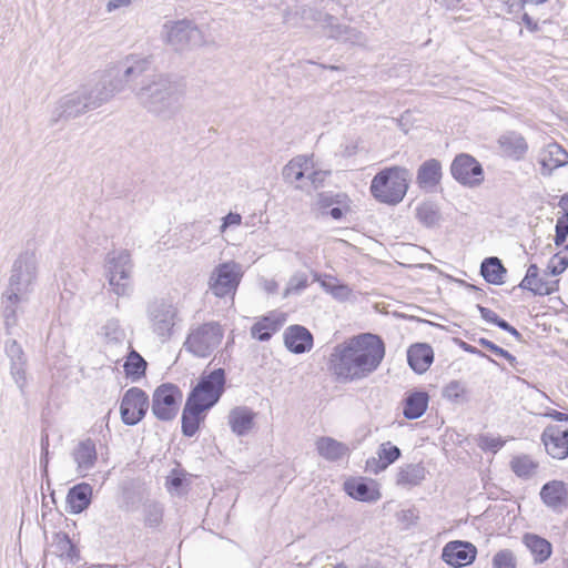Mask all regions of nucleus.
Returning a JSON list of instances; mask_svg holds the SVG:
<instances>
[{
	"label": "nucleus",
	"mask_w": 568,
	"mask_h": 568,
	"mask_svg": "<svg viewBox=\"0 0 568 568\" xmlns=\"http://www.w3.org/2000/svg\"><path fill=\"white\" fill-rule=\"evenodd\" d=\"M385 356L383 341L374 334H362L334 347L329 368L342 383L361 381L374 373Z\"/></svg>",
	"instance_id": "obj_1"
},
{
	"label": "nucleus",
	"mask_w": 568,
	"mask_h": 568,
	"mask_svg": "<svg viewBox=\"0 0 568 568\" xmlns=\"http://www.w3.org/2000/svg\"><path fill=\"white\" fill-rule=\"evenodd\" d=\"M37 278V255L34 252L26 251L13 262L8 286L1 296L2 315L8 331L17 325L19 305L29 301Z\"/></svg>",
	"instance_id": "obj_2"
},
{
	"label": "nucleus",
	"mask_w": 568,
	"mask_h": 568,
	"mask_svg": "<svg viewBox=\"0 0 568 568\" xmlns=\"http://www.w3.org/2000/svg\"><path fill=\"white\" fill-rule=\"evenodd\" d=\"M184 93V85L180 81L156 74L135 92V97L149 112L171 119L181 110Z\"/></svg>",
	"instance_id": "obj_3"
},
{
	"label": "nucleus",
	"mask_w": 568,
	"mask_h": 568,
	"mask_svg": "<svg viewBox=\"0 0 568 568\" xmlns=\"http://www.w3.org/2000/svg\"><path fill=\"white\" fill-rule=\"evenodd\" d=\"M223 337L224 328L216 321L195 324L190 327L183 346L195 357L206 358L217 349Z\"/></svg>",
	"instance_id": "obj_4"
},
{
	"label": "nucleus",
	"mask_w": 568,
	"mask_h": 568,
	"mask_svg": "<svg viewBox=\"0 0 568 568\" xmlns=\"http://www.w3.org/2000/svg\"><path fill=\"white\" fill-rule=\"evenodd\" d=\"M133 261L128 250H113L104 260L105 275L111 290L118 296H128L132 292L131 277Z\"/></svg>",
	"instance_id": "obj_5"
},
{
	"label": "nucleus",
	"mask_w": 568,
	"mask_h": 568,
	"mask_svg": "<svg viewBox=\"0 0 568 568\" xmlns=\"http://www.w3.org/2000/svg\"><path fill=\"white\" fill-rule=\"evenodd\" d=\"M302 18L311 20L321 26L326 32L327 37L356 45H364L367 42L365 34L356 28L337 23L334 16L324 12L320 8H304L302 10Z\"/></svg>",
	"instance_id": "obj_6"
},
{
	"label": "nucleus",
	"mask_w": 568,
	"mask_h": 568,
	"mask_svg": "<svg viewBox=\"0 0 568 568\" xmlns=\"http://www.w3.org/2000/svg\"><path fill=\"white\" fill-rule=\"evenodd\" d=\"M162 39L175 51H184L206 44L201 29L190 20L166 21L162 28Z\"/></svg>",
	"instance_id": "obj_7"
},
{
	"label": "nucleus",
	"mask_w": 568,
	"mask_h": 568,
	"mask_svg": "<svg viewBox=\"0 0 568 568\" xmlns=\"http://www.w3.org/2000/svg\"><path fill=\"white\" fill-rule=\"evenodd\" d=\"M225 372L216 368L210 374H203L197 385L192 389L186 400L203 410L213 407L224 393Z\"/></svg>",
	"instance_id": "obj_8"
},
{
	"label": "nucleus",
	"mask_w": 568,
	"mask_h": 568,
	"mask_svg": "<svg viewBox=\"0 0 568 568\" xmlns=\"http://www.w3.org/2000/svg\"><path fill=\"white\" fill-rule=\"evenodd\" d=\"M243 276L241 264L230 261L219 264L211 273L209 288L216 297L235 295Z\"/></svg>",
	"instance_id": "obj_9"
},
{
	"label": "nucleus",
	"mask_w": 568,
	"mask_h": 568,
	"mask_svg": "<svg viewBox=\"0 0 568 568\" xmlns=\"http://www.w3.org/2000/svg\"><path fill=\"white\" fill-rule=\"evenodd\" d=\"M148 317L152 332L161 342H166L172 336L176 324L178 308L169 301L156 300L149 304Z\"/></svg>",
	"instance_id": "obj_10"
},
{
	"label": "nucleus",
	"mask_w": 568,
	"mask_h": 568,
	"mask_svg": "<svg viewBox=\"0 0 568 568\" xmlns=\"http://www.w3.org/2000/svg\"><path fill=\"white\" fill-rule=\"evenodd\" d=\"M182 392L174 384H162L158 386L152 396V413L163 422L172 420L178 412L182 400Z\"/></svg>",
	"instance_id": "obj_11"
},
{
	"label": "nucleus",
	"mask_w": 568,
	"mask_h": 568,
	"mask_svg": "<svg viewBox=\"0 0 568 568\" xmlns=\"http://www.w3.org/2000/svg\"><path fill=\"white\" fill-rule=\"evenodd\" d=\"M150 402L146 393L139 387L129 388L121 400L120 414L125 425L134 426L145 416Z\"/></svg>",
	"instance_id": "obj_12"
},
{
	"label": "nucleus",
	"mask_w": 568,
	"mask_h": 568,
	"mask_svg": "<svg viewBox=\"0 0 568 568\" xmlns=\"http://www.w3.org/2000/svg\"><path fill=\"white\" fill-rule=\"evenodd\" d=\"M91 110L100 108L110 101L114 94L122 90L119 81L110 74L102 75L97 81H91L80 87Z\"/></svg>",
	"instance_id": "obj_13"
},
{
	"label": "nucleus",
	"mask_w": 568,
	"mask_h": 568,
	"mask_svg": "<svg viewBox=\"0 0 568 568\" xmlns=\"http://www.w3.org/2000/svg\"><path fill=\"white\" fill-rule=\"evenodd\" d=\"M4 354L9 359V374L23 395L28 386V358L22 346L16 339H8Z\"/></svg>",
	"instance_id": "obj_14"
},
{
	"label": "nucleus",
	"mask_w": 568,
	"mask_h": 568,
	"mask_svg": "<svg viewBox=\"0 0 568 568\" xmlns=\"http://www.w3.org/2000/svg\"><path fill=\"white\" fill-rule=\"evenodd\" d=\"M90 110L91 108L89 106L81 88H79L60 98L52 111L51 121L52 123H57L61 120L67 121L78 118Z\"/></svg>",
	"instance_id": "obj_15"
},
{
	"label": "nucleus",
	"mask_w": 568,
	"mask_h": 568,
	"mask_svg": "<svg viewBox=\"0 0 568 568\" xmlns=\"http://www.w3.org/2000/svg\"><path fill=\"white\" fill-rule=\"evenodd\" d=\"M476 555L477 548L471 542L454 540L444 546L442 558L447 565L459 568L473 564Z\"/></svg>",
	"instance_id": "obj_16"
},
{
	"label": "nucleus",
	"mask_w": 568,
	"mask_h": 568,
	"mask_svg": "<svg viewBox=\"0 0 568 568\" xmlns=\"http://www.w3.org/2000/svg\"><path fill=\"white\" fill-rule=\"evenodd\" d=\"M406 180H372L371 192L374 197L387 204L399 203L406 194Z\"/></svg>",
	"instance_id": "obj_17"
},
{
	"label": "nucleus",
	"mask_w": 568,
	"mask_h": 568,
	"mask_svg": "<svg viewBox=\"0 0 568 568\" xmlns=\"http://www.w3.org/2000/svg\"><path fill=\"white\" fill-rule=\"evenodd\" d=\"M540 439L547 454L552 458L565 459L568 457V429H561L556 425L547 426Z\"/></svg>",
	"instance_id": "obj_18"
},
{
	"label": "nucleus",
	"mask_w": 568,
	"mask_h": 568,
	"mask_svg": "<svg viewBox=\"0 0 568 568\" xmlns=\"http://www.w3.org/2000/svg\"><path fill=\"white\" fill-rule=\"evenodd\" d=\"M51 552L64 565H77L81 561V551L69 535L63 531L54 532L51 541Z\"/></svg>",
	"instance_id": "obj_19"
},
{
	"label": "nucleus",
	"mask_w": 568,
	"mask_h": 568,
	"mask_svg": "<svg viewBox=\"0 0 568 568\" xmlns=\"http://www.w3.org/2000/svg\"><path fill=\"white\" fill-rule=\"evenodd\" d=\"M71 456L77 464V473L81 477H85L95 466L98 460V453L95 443L91 438L79 442Z\"/></svg>",
	"instance_id": "obj_20"
},
{
	"label": "nucleus",
	"mask_w": 568,
	"mask_h": 568,
	"mask_svg": "<svg viewBox=\"0 0 568 568\" xmlns=\"http://www.w3.org/2000/svg\"><path fill=\"white\" fill-rule=\"evenodd\" d=\"M284 344L294 354H303L312 349L313 335L302 325H291L284 332Z\"/></svg>",
	"instance_id": "obj_21"
},
{
	"label": "nucleus",
	"mask_w": 568,
	"mask_h": 568,
	"mask_svg": "<svg viewBox=\"0 0 568 568\" xmlns=\"http://www.w3.org/2000/svg\"><path fill=\"white\" fill-rule=\"evenodd\" d=\"M376 457L366 460V470L377 475L384 471L389 465L395 463L402 455L400 449L390 442L382 443L378 446Z\"/></svg>",
	"instance_id": "obj_22"
},
{
	"label": "nucleus",
	"mask_w": 568,
	"mask_h": 568,
	"mask_svg": "<svg viewBox=\"0 0 568 568\" xmlns=\"http://www.w3.org/2000/svg\"><path fill=\"white\" fill-rule=\"evenodd\" d=\"M540 498L547 507L560 509L567 505L568 485L561 480L548 481L540 489Z\"/></svg>",
	"instance_id": "obj_23"
},
{
	"label": "nucleus",
	"mask_w": 568,
	"mask_h": 568,
	"mask_svg": "<svg viewBox=\"0 0 568 568\" xmlns=\"http://www.w3.org/2000/svg\"><path fill=\"white\" fill-rule=\"evenodd\" d=\"M283 178H316L320 170L314 162V155L301 154L293 158L282 171Z\"/></svg>",
	"instance_id": "obj_24"
},
{
	"label": "nucleus",
	"mask_w": 568,
	"mask_h": 568,
	"mask_svg": "<svg viewBox=\"0 0 568 568\" xmlns=\"http://www.w3.org/2000/svg\"><path fill=\"white\" fill-rule=\"evenodd\" d=\"M256 414L246 406H236L230 410L227 423L236 436L247 435L254 427Z\"/></svg>",
	"instance_id": "obj_25"
},
{
	"label": "nucleus",
	"mask_w": 568,
	"mask_h": 568,
	"mask_svg": "<svg viewBox=\"0 0 568 568\" xmlns=\"http://www.w3.org/2000/svg\"><path fill=\"white\" fill-rule=\"evenodd\" d=\"M557 281L551 282L539 277V268L536 264L529 265L527 273L519 284L523 290H528L535 295H549L556 291Z\"/></svg>",
	"instance_id": "obj_26"
},
{
	"label": "nucleus",
	"mask_w": 568,
	"mask_h": 568,
	"mask_svg": "<svg viewBox=\"0 0 568 568\" xmlns=\"http://www.w3.org/2000/svg\"><path fill=\"white\" fill-rule=\"evenodd\" d=\"M542 174H550L555 169L568 164V152L557 143H549L539 154Z\"/></svg>",
	"instance_id": "obj_27"
},
{
	"label": "nucleus",
	"mask_w": 568,
	"mask_h": 568,
	"mask_svg": "<svg viewBox=\"0 0 568 568\" xmlns=\"http://www.w3.org/2000/svg\"><path fill=\"white\" fill-rule=\"evenodd\" d=\"M407 361L414 372L423 374L434 361L433 348L428 344L412 345L407 351Z\"/></svg>",
	"instance_id": "obj_28"
},
{
	"label": "nucleus",
	"mask_w": 568,
	"mask_h": 568,
	"mask_svg": "<svg viewBox=\"0 0 568 568\" xmlns=\"http://www.w3.org/2000/svg\"><path fill=\"white\" fill-rule=\"evenodd\" d=\"M426 469L422 463L405 464L396 473L395 484L403 488L418 486L425 479Z\"/></svg>",
	"instance_id": "obj_29"
},
{
	"label": "nucleus",
	"mask_w": 568,
	"mask_h": 568,
	"mask_svg": "<svg viewBox=\"0 0 568 568\" xmlns=\"http://www.w3.org/2000/svg\"><path fill=\"white\" fill-rule=\"evenodd\" d=\"M450 172L453 178H469L470 175H481L483 168L474 156L467 153H460L454 159L450 165Z\"/></svg>",
	"instance_id": "obj_30"
},
{
	"label": "nucleus",
	"mask_w": 568,
	"mask_h": 568,
	"mask_svg": "<svg viewBox=\"0 0 568 568\" xmlns=\"http://www.w3.org/2000/svg\"><path fill=\"white\" fill-rule=\"evenodd\" d=\"M345 490L352 498L361 501L373 503L381 498V493L376 485L373 481L366 483L363 479L346 481Z\"/></svg>",
	"instance_id": "obj_31"
},
{
	"label": "nucleus",
	"mask_w": 568,
	"mask_h": 568,
	"mask_svg": "<svg viewBox=\"0 0 568 568\" xmlns=\"http://www.w3.org/2000/svg\"><path fill=\"white\" fill-rule=\"evenodd\" d=\"M92 496V487L89 484L82 483L73 486L67 496V503L70 508V513L80 514L85 510Z\"/></svg>",
	"instance_id": "obj_32"
},
{
	"label": "nucleus",
	"mask_w": 568,
	"mask_h": 568,
	"mask_svg": "<svg viewBox=\"0 0 568 568\" xmlns=\"http://www.w3.org/2000/svg\"><path fill=\"white\" fill-rule=\"evenodd\" d=\"M501 153L508 158L520 159L526 153L528 145L525 139L516 132H507L498 140Z\"/></svg>",
	"instance_id": "obj_33"
},
{
	"label": "nucleus",
	"mask_w": 568,
	"mask_h": 568,
	"mask_svg": "<svg viewBox=\"0 0 568 568\" xmlns=\"http://www.w3.org/2000/svg\"><path fill=\"white\" fill-rule=\"evenodd\" d=\"M429 396L426 392H413L404 399L403 415L407 419H417L428 407Z\"/></svg>",
	"instance_id": "obj_34"
},
{
	"label": "nucleus",
	"mask_w": 568,
	"mask_h": 568,
	"mask_svg": "<svg viewBox=\"0 0 568 568\" xmlns=\"http://www.w3.org/2000/svg\"><path fill=\"white\" fill-rule=\"evenodd\" d=\"M318 454L327 460H338L349 452L347 445L331 437H322L316 442Z\"/></svg>",
	"instance_id": "obj_35"
},
{
	"label": "nucleus",
	"mask_w": 568,
	"mask_h": 568,
	"mask_svg": "<svg viewBox=\"0 0 568 568\" xmlns=\"http://www.w3.org/2000/svg\"><path fill=\"white\" fill-rule=\"evenodd\" d=\"M506 273L507 270L503 265L501 261L496 256L487 257L481 262L480 274L485 281L490 284H503L505 282L504 278Z\"/></svg>",
	"instance_id": "obj_36"
},
{
	"label": "nucleus",
	"mask_w": 568,
	"mask_h": 568,
	"mask_svg": "<svg viewBox=\"0 0 568 568\" xmlns=\"http://www.w3.org/2000/svg\"><path fill=\"white\" fill-rule=\"evenodd\" d=\"M523 540L534 556L535 562L541 564L550 557L552 547L547 539L534 534H526Z\"/></svg>",
	"instance_id": "obj_37"
},
{
	"label": "nucleus",
	"mask_w": 568,
	"mask_h": 568,
	"mask_svg": "<svg viewBox=\"0 0 568 568\" xmlns=\"http://www.w3.org/2000/svg\"><path fill=\"white\" fill-rule=\"evenodd\" d=\"M205 410L186 400L182 413V433L184 436L192 437L196 434L200 423L203 419L202 413Z\"/></svg>",
	"instance_id": "obj_38"
},
{
	"label": "nucleus",
	"mask_w": 568,
	"mask_h": 568,
	"mask_svg": "<svg viewBox=\"0 0 568 568\" xmlns=\"http://www.w3.org/2000/svg\"><path fill=\"white\" fill-rule=\"evenodd\" d=\"M348 200L345 193H334V192H320L316 194L311 207L313 211H320L322 215L327 213V209L333 205H344V203Z\"/></svg>",
	"instance_id": "obj_39"
},
{
	"label": "nucleus",
	"mask_w": 568,
	"mask_h": 568,
	"mask_svg": "<svg viewBox=\"0 0 568 568\" xmlns=\"http://www.w3.org/2000/svg\"><path fill=\"white\" fill-rule=\"evenodd\" d=\"M282 324L283 322L280 320L273 318L272 316H265L252 326L251 334L254 338L265 342L280 329Z\"/></svg>",
	"instance_id": "obj_40"
},
{
	"label": "nucleus",
	"mask_w": 568,
	"mask_h": 568,
	"mask_svg": "<svg viewBox=\"0 0 568 568\" xmlns=\"http://www.w3.org/2000/svg\"><path fill=\"white\" fill-rule=\"evenodd\" d=\"M538 467L539 464L528 455L515 456L510 462L511 470L524 479L532 477L537 473Z\"/></svg>",
	"instance_id": "obj_41"
},
{
	"label": "nucleus",
	"mask_w": 568,
	"mask_h": 568,
	"mask_svg": "<svg viewBox=\"0 0 568 568\" xmlns=\"http://www.w3.org/2000/svg\"><path fill=\"white\" fill-rule=\"evenodd\" d=\"M123 367L126 377L131 378L132 382H135L144 376L146 362L136 351L132 349L129 353Z\"/></svg>",
	"instance_id": "obj_42"
},
{
	"label": "nucleus",
	"mask_w": 568,
	"mask_h": 568,
	"mask_svg": "<svg viewBox=\"0 0 568 568\" xmlns=\"http://www.w3.org/2000/svg\"><path fill=\"white\" fill-rule=\"evenodd\" d=\"M558 205L562 212L557 219L555 243L559 246L568 236V192L560 197Z\"/></svg>",
	"instance_id": "obj_43"
},
{
	"label": "nucleus",
	"mask_w": 568,
	"mask_h": 568,
	"mask_svg": "<svg viewBox=\"0 0 568 568\" xmlns=\"http://www.w3.org/2000/svg\"><path fill=\"white\" fill-rule=\"evenodd\" d=\"M150 64L149 58L128 57L122 77L125 81H131L143 74L150 68Z\"/></svg>",
	"instance_id": "obj_44"
},
{
	"label": "nucleus",
	"mask_w": 568,
	"mask_h": 568,
	"mask_svg": "<svg viewBox=\"0 0 568 568\" xmlns=\"http://www.w3.org/2000/svg\"><path fill=\"white\" fill-rule=\"evenodd\" d=\"M308 286V277L303 272H297L291 276L284 291V297L292 294H300Z\"/></svg>",
	"instance_id": "obj_45"
},
{
	"label": "nucleus",
	"mask_w": 568,
	"mask_h": 568,
	"mask_svg": "<svg viewBox=\"0 0 568 568\" xmlns=\"http://www.w3.org/2000/svg\"><path fill=\"white\" fill-rule=\"evenodd\" d=\"M493 568H517V558L510 549L497 551L491 560Z\"/></svg>",
	"instance_id": "obj_46"
},
{
	"label": "nucleus",
	"mask_w": 568,
	"mask_h": 568,
	"mask_svg": "<svg viewBox=\"0 0 568 568\" xmlns=\"http://www.w3.org/2000/svg\"><path fill=\"white\" fill-rule=\"evenodd\" d=\"M416 217L426 226H434L439 221L438 212L430 204H422L416 209Z\"/></svg>",
	"instance_id": "obj_47"
},
{
	"label": "nucleus",
	"mask_w": 568,
	"mask_h": 568,
	"mask_svg": "<svg viewBox=\"0 0 568 568\" xmlns=\"http://www.w3.org/2000/svg\"><path fill=\"white\" fill-rule=\"evenodd\" d=\"M568 267V246L556 253L549 261L547 268L551 275H559Z\"/></svg>",
	"instance_id": "obj_48"
},
{
	"label": "nucleus",
	"mask_w": 568,
	"mask_h": 568,
	"mask_svg": "<svg viewBox=\"0 0 568 568\" xmlns=\"http://www.w3.org/2000/svg\"><path fill=\"white\" fill-rule=\"evenodd\" d=\"M440 162L436 159H429L419 166L416 178H440Z\"/></svg>",
	"instance_id": "obj_49"
},
{
	"label": "nucleus",
	"mask_w": 568,
	"mask_h": 568,
	"mask_svg": "<svg viewBox=\"0 0 568 568\" xmlns=\"http://www.w3.org/2000/svg\"><path fill=\"white\" fill-rule=\"evenodd\" d=\"M163 508L159 504H150L145 507V525L156 527L162 521Z\"/></svg>",
	"instance_id": "obj_50"
},
{
	"label": "nucleus",
	"mask_w": 568,
	"mask_h": 568,
	"mask_svg": "<svg viewBox=\"0 0 568 568\" xmlns=\"http://www.w3.org/2000/svg\"><path fill=\"white\" fill-rule=\"evenodd\" d=\"M465 392V386L460 382L452 381L444 387L443 395L449 400L458 402L464 397Z\"/></svg>",
	"instance_id": "obj_51"
},
{
	"label": "nucleus",
	"mask_w": 568,
	"mask_h": 568,
	"mask_svg": "<svg viewBox=\"0 0 568 568\" xmlns=\"http://www.w3.org/2000/svg\"><path fill=\"white\" fill-rule=\"evenodd\" d=\"M478 343H479V345H481L483 347L487 348L488 351H490L495 355L504 357L505 359H507L511 366H515V364L517 363V359H516V357L514 355H511L508 351H506V349L499 347L498 345L494 344L493 342H490V341H488L486 338H480L478 341Z\"/></svg>",
	"instance_id": "obj_52"
},
{
	"label": "nucleus",
	"mask_w": 568,
	"mask_h": 568,
	"mask_svg": "<svg viewBox=\"0 0 568 568\" xmlns=\"http://www.w3.org/2000/svg\"><path fill=\"white\" fill-rule=\"evenodd\" d=\"M102 329H103L104 336L110 342H120L124 336L123 331L120 328L118 321H114V320L109 321L103 326Z\"/></svg>",
	"instance_id": "obj_53"
},
{
	"label": "nucleus",
	"mask_w": 568,
	"mask_h": 568,
	"mask_svg": "<svg viewBox=\"0 0 568 568\" xmlns=\"http://www.w3.org/2000/svg\"><path fill=\"white\" fill-rule=\"evenodd\" d=\"M409 174L410 173H409V171L406 168H403V166H392V168H386V169L379 171L378 173L375 174L374 178H381V179H384V178H406Z\"/></svg>",
	"instance_id": "obj_54"
},
{
	"label": "nucleus",
	"mask_w": 568,
	"mask_h": 568,
	"mask_svg": "<svg viewBox=\"0 0 568 568\" xmlns=\"http://www.w3.org/2000/svg\"><path fill=\"white\" fill-rule=\"evenodd\" d=\"M184 481V476L181 473L173 470L171 475L166 478V488L169 489V491H179L180 488L183 486Z\"/></svg>",
	"instance_id": "obj_55"
},
{
	"label": "nucleus",
	"mask_w": 568,
	"mask_h": 568,
	"mask_svg": "<svg viewBox=\"0 0 568 568\" xmlns=\"http://www.w3.org/2000/svg\"><path fill=\"white\" fill-rule=\"evenodd\" d=\"M242 222V216L239 213L230 212L226 216L223 217L222 225L220 226V232L224 233L230 226H239Z\"/></svg>",
	"instance_id": "obj_56"
},
{
	"label": "nucleus",
	"mask_w": 568,
	"mask_h": 568,
	"mask_svg": "<svg viewBox=\"0 0 568 568\" xmlns=\"http://www.w3.org/2000/svg\"><path fill=\"white\" fill-rule=\"evenodd\" d=\"M323 286L337 298H345L349 294V288L346 285H331L323 283Z\"/></svg>",
	"instance_id": "obj_57"
},
{
	"label": "nucleus",
	"mask_w": 568,
	"mask_h": 568,
	"mask_svg": "<svg viewBox=\"0 0 568 568\" xmlns=\"http://www.w3.org/2000/svg\"><path fill=\"white\" fill-rule=\"evenodd\" d=\"M347 211H349L348 200L344 205H336L335 207H332L324 215H331L334 220H341Z\"/></svg>",
	"instance_id": "obj_58"
},
{
	"label": "nucleus",
	"mask_w": 568,
	"mask_h": 568,
	"mask_svg": "<svg viewBox=\"0 0 568 568\" xmlns=\"http://www.w3.org/2000/svg\"><path fill=\"white\" fill-rule=\"evenodd\" d=\"M477 308L483 320L491 324H495V322H497L499 316L494 311L481 305H477Z\"/></svg>",
	"instance_id": "obj_59"
},
{
	"label": "nucleus",
	"mask_w": 568,
	"mask_h": 568,
	"mask_svg": "<svg viewBox=\"0 0 568 568\" xmlns=\"http://www.w3.org/2000/svg\"><path fill=\"white\" fill-rule=\"evenodd\" d=\"M341 148H342L341 154L343 156H352L357 153L358 143H357V141H349V142H346L345 144H342Z\"/></svg>",
	"instance_id": "obj_60"
},
{
	"label": "nucleus",
	"mask_w": 568,
	"mask_h": 568,
	"mask_svg": "<svg viewBox=\"0 0 568 568\" xmlns=\"http://www.w3.org/2000/svg\"><path fill=\"white\" fill-rule=\"evenodd\" d=\"M132 0H109L106 3V11L112 12L121 8L129 7Z\"/></svg>",
	"instance_id": "obj_61"
},
{
	"label": "nucleus",
	"mask_w": 568,
	"mask_h": 568,
	"mask_svg": "<svg viewBox=\"0 0 568 568\" xmlns=\"http://www.w3.org/2000/svg\"><path fill=\"white\" fill-rule=\"evenodd\" d=\"M262 287L264 291H266L270 294H274L277 292L278 284L275 280H267L264 278L262 282Z\"/></svg>",
	"instance_id": "obj_62"
},
{
	"label": "nucleus",
	"mask_w": 568,
	"mask_h": 568,
	"mask_svg": "<svg viewBox=\"0 0 568 568\" xmlns=\"http://www.w3.org/2000/svg\"><path fill=\"white\" fill-rule=\"evenodd\" d=\"M523 22L525 23L526 28L530 31H537L538 24L532 20V18L528 13H524L523 16Z\"/></svg>",
	"instance_id": "obj_63"
},
{
	"label": "nucleus",
	"mask_w": 568,
	"mask_h": 568,
	"mask_svg": "<svg viewBox=\"0 0 568 568\" xmlns=\"http://www.w3.org/2000/svg\"><path fill=\"white\" fill-rule=\"evenodd\" d=\"M547 416L557 422H568V415L558 410H551Z\"/></svg>",
	"instance_id": "obj_64"
}]
</instances>
